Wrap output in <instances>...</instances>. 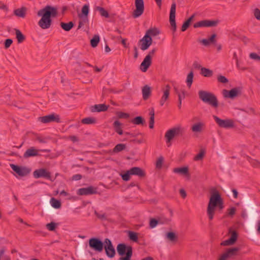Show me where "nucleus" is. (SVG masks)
I'll return each mask as SVG.
<instances>
[{"instance_id":"obj_1","label":"nucleus","mask_w":260,"mask_h":260,"mask_svg":"<svg viewBox=\"0 0 260 260\" xmlns=\"http://www.w3.org/2000/svg\"><path fill=\"white\" fill-rule=\"evenodd\" d=\"M57 9L55 7L47 5L43 9L40 10L37 15L42 18L38 22L39 26L43 29L49 28L52 24L51 17H55L57 15Z\"/></svg>"},{"instance_id":"obj_2","label":"nucleus","mask_w":260,"mask_h":260,"mask_svg":"<svg viewBox=\"0 0 260 260\" xmlns=\"http://www.w3.org/2000/svg\"><path fill=\"white\" fill-rule=\"evenodd\" d=\"M211 192V195L207 209V214L210 221L213 219L216 207H217V205L222 200L220 194L216 189H212Z\"/></svg>"},{"instance_id":"obj_3","label":"nucleus","mask_w":260,"mask_h":260,"mask_svg":"<svg viewBox=\"0 0 260 260\" xmlns=\"http://www.w3.org/2000/svg\"><path fill=\"white\" fill-rule=\"evenodd\" d=\"M185 133V128L181 124L175 125L166 132L165 135L166 142L167 143H170L175 137H181L183 136Z\"/></svg>"},{"instance_id":"obj_4","label":"nucleus","mask_w":260,"mask_h":260,"mask_svg":"<svg viewBox=\"0 0 260 260\" xmlns=\"http://www.w3.org/2000/svg\"><path fill=\"white\" fill-rule=\"evenodd\" d=\"M199 97L204 103L209 104L214 108H217L218 102L216 96L212 93L205 90H200Z\"/></svg>"},{"instance_id":"obj_5","label":"nucleus","mask_w":260,"mask_h":260,"mask_svg":"<svg viewBox=\"0 0 260 260\" xmlns=\"http://www.w3.org/2000/svg\"><path fill=\"white\" fill-rule=\"evenodd\" d=\"M118 254L121 256L118 260H131L133 255V247L124 243H119L117 246Z\"/></svg>"},{"instance_id":"obj_6","label":"nucleus","mask_w":260,"mask_h":260,"mask_svg":"<svg viewBox=\"0 0 260 260\" xmlns=\"http://www.w3.org/2000/svg\"><path fill=\"white\" fill-rule=\"evenodd\" d=\"M104 242L98 238H91L89 240V246L95 251L101 252L104 249Z\"/></svg>"},{"instance_id":"obj_7","label":"nucleus","mask_w":260,"mask_h":260,"mask_svg":"<svg viewBox=\"0 0 260 260\" xmlns=\"http://www.w3.org/2000/svg\"><path fill=\"white\" fill-rule=\"evenodd\" d=\"M213 117L216 123L220 127L230 128L234 126V121L232 119H226L223 120L215 115Z\"/></svg>"},{"instance_id":"obj_8","label":"nucleus","mask_w":260,"mask_h":260,"mask_svg":"<svg viewBox=\"0 0 260 260\" xmlns=\"http://www.w3.org/2000/svg\"><path fill=\"white\" fill-rule=\"evenodd\" d=\"M104 248L107 256L110 258H113L115 255V250L112 245L111 241L106 238L104 240Z\"/></svg>"},{"instance_id":"obj_9","label":"nucleus","mask_w":260,"mask_h":260,"mask_svg":"<svg viewBox=\"0 0 260 260\" xmlns=\"http://www.w3.org/2000/svg\"><path fill=\"white\" fill-rule=\"evenodd\" d=\"M136 9L133 12V17L135 18L141 16L144 11V2L143 0H135Z\"/></svg>"},{"instance_id":"obj_10","label":"nucleus","mask_w":260,"mask_h":260,"mask_svg":"<svg viewBox=\"0 0 260 260\" xmlns=\"http://www.w3.org/2000/svg\"><path fill=\"white\" fill-rule=\"evenodd\" d=\"M11 169L19 176L23 177L27 176L31 171V170L26 167H19L14 164H10Z\"/></svg>"},{"instance_id":"obj_11","label":"nucleus","mask_w":260,"mask_h":260,"mask_svg":"<svg viewBox=\"0 0 260 260\" xmlns=\"http://www.w3.org/2000/svg\"><path fill=\"white\" fill-rule=\"evenodd\" d=\"M39 120L43 123H47L52 122H55L57 123L60 122V117L58 115L54 113L51 114L46 116L40 117Z\"/></svg>"},{"instance_id":"obj_12","label":"nucleus","mask_w":260,"mask_h":260,"mask_svg":"<svg viewBox=\"0 0 260 260\" xmlns=\"http://www.w3.org/2000/svg\"><path fill=\"white\" fill-rule=\"evenodd\" d=\"M138 44L142 50H146L148 49L152 44V39L151 37L147 36V35H144V36L139 41Z\"/></svg>"},{"instance_id":"obj_13","label":"nucleus","mask_w":260,"mask_h":260,"mask_svg":"<svg viewBox=\"0 0 260 260\" xmlns=\"http://www.w3.org/2000/svg\"><path fill=\"white\" fill-rule=\"evenodd\" d=\"M218 23V20H204L199 21L193 24L194 28L202 27H214Z\"/></svg>"},{"instance_id":"obj_14","label":"nucleus","mask_w":260,"mask_h":260,"mask_svg":"<svg viewBox=\"0 0 260 260\" xmlns=\"http://www.w3.org/2000/svg\"><path fill=\"white\" fill-rule=\"evenodd\" d=\"M176 6L175 2L172 4L170 12V23L174 31H175L176 30V23L175 21Z\"/></svg>"},{"instance_id":"obj_15","label":"nucleus","mask_w":260,"mask_h":260,"mask_svg":"<svg viewBox=\"0 0 260 260\" xmlns=\"http://www.w3.org/2000/svg\"><path fill=\"white\" fill-rule=\"evenodd\" d=\"M97 193V188L92 186L81 188L77 190V194L80 196H87L96 194Z\"/></svg>"},{"instance_id":"obj_16","label":"nucleus","mask_w":260,"mask_h":260,"mask_svg":"<svg viewBox=\"0 0 260 260\" xmlns=\"http://www.w3.org/2000/svg\"><path fill=\"white\" fill-rule=\"evenodd\" d=\"M241 91L240 88H234L230 90H223V94L225 98L234 99L241 94Z\"/></svg>"},{"instance_id":"obj_17","label":"nucleus","mask_w":260,"mask_h":260,"mask_svg":"<svg viewBox=\"0 0 260 260\" xmlns=\"http://www.w3.org/2000/svg\"><path fill=\"white\" fill-rule=\"evenodd\" d=\"M34 177L35 178H45L51 180V174L45 169H40L35 170L33 172Z\"/></svg>"},{"instance_id":"obj_18","label":"nucleus","mask_w":260,"mask_h":260,"mask_svg":"<svg viewBox=\"0 0 260 260\" xmlns=\"http://www.w3.org/2000/svg\"><path fill=\"white\" fill-rule=\"evenodd\" d=\"M40 150L35 148L34 147H31L27 149L23 154V157L27 158L30 157L37 156L40 155L39 152ZM42 151L47 152V150H42Z\"/></svg>"},{"instance_id":"obj_19","label":"nucleus","mask_w":260,"mask_h":260,"mask_svg":"<svg viewBox=\"0 0 260 260\" xmlns=\"http://www.w3.org/2000/svg\"><path fill=\"white\" fill-rule=\"evenodd\" d=\"M238 234L236 231H233L231 237L225 241H222L220 245L221 246H229L233 245L237 241Z\"/></svg>"},{"instance_id":"obj_20","label":"nucleus","mask_w":260,"mask_h":260,"mask_svg":"<svg viewBox=\"0 0 260 260\" xmlns=\"http://www.w3.org/2000/svg\"><path fill=\"white\" fill-rule=\"evenodd\" d=\"M171 86L169 84H167L165 87L162 89L163 95L159 101V104L161 106H162L167 100L169 99Z\"/></svg>"},{"instance_id":"obj_21","label":"nucleus","mask_w":260,"mask_h":260,"mask_svg":"<svg viewBox=\"0 0 260 260\" xmlns=\"http://www.w3.org/2000/svg\"><path fill=\"white\" fill-rule=\"evenodd\" d=\"M152 63V59L149 56H146L143 61L140 64V69L143 72H145L147 71L149 67L151 66Z\"/></svg>"},{"instance_id":"obj_22","label":"nucleus","mask_w":260,"mask_h":260,"mask_svg":"<svg viewBox=\"0 0 260 260\" xmlns=\"http://www.w3.org/2000/svg\"><path fill=\"white\" fill-rule=\"evenodd\" d=\"M132 175H137L140 178L145 176V171L140 167H135L129 169Z\"/></svg>"},{"instance_id":"obj_23","label":"nucleus","mask_w":260,"mask_h":260,"mask_svg":"<svg viewBox=\"0 0 260 260\" xmlns=\"http://www.w3.org/2000/svg\"><path fill=\"white\" fill-rule=\"evenodd\" d=\"M108 108V106L105 104L95 105L91 106L90 108V111L92 112L106 111Z\"/></svg>"},{"instance_id":"obj_24","label":"nucleus","mask_w":260,"mask_h":260,"mask_svg":"<svg viewBox=\"0 0 260 260\" xmlns=\"http://www.w3.org/2000/svg\"><path fill=\"white\" fill-rule=\"evenodd\" d=\"M240 248L239 247H233L229 248L225 252L222 254V255L226 259H227L228 258L232 257L234 255H236L237 252L240 250Z\"/></svg>"},{"instance_id":"obj_25","label":"nucleus","mask_w":260,"mask_h":260,"mask_svg":"<svg viewBox=\"0 0 260 260\" xmlns=\"http://www.w3.org/2000/svg\"><path fill=\"white\" fill-rule=\"evenodd\" d=\"M79 18V24L78 26V29H80L84 25H86L89 23V20L88 17L83 16L82 14H78Z\"/></svg>"},{"instance_id":"obj_26","label":"nucleus","mask_w":260,"mask_h":260,"mask_svg":"<svg viewBox=\"0 0 260 260\" xmlns=\"http://www.w3.org/2000/svg\"><path fill=\"white\" fill-rule=\"evenodd\" d=\"M204 126L205 124L203 122H199L193 124L192 126L191 129L193 132L200 133L202 131Z\"/></svg>"},{"instance_id":"obj_27","label":"nucleus","mask_w":260,"mask_h":260,"mask_svg":"<svg viewBox=\"0 0 260 260\" xmlns=\"http://www.w3.org/2000/svg\"><path fill=\"white\" fill-rule=\"evenodd\" d=\"M26 8L25 7H21L14 11V14L17 17L24 18L26 15Z\"/></svg>"},{"instance_id":"obj_28","label":"nucleus","mask_w":260,"mask_h":260,"mask_svg":"<svg viewBox=\"0 0 260 260\" xmlns=\"http://www.w3.org/2000/svg\"><path fill=\"white\" fill-rule=\"evenodd\" d=\"M151 94L150 87L148 85H145L142 88L143 98L144 100H147Z\"/></svg>"},{"instance_id":"obj_29","label":"nucleus","mask_w":260,"mask_h":260,"mask_svg":"<svg viewBox=\"0 0 260 260\" xmlns=\"http://www.w3.org/2000/svg\"><path fill=\"white\" fill-rule=\"evenodd\" d=\"M126 148V145L124 144H118L116 145L114 148L110 151V152L111 154L116 153L119 152L123 150H124Z\"/></svg>"},{"instance_id":"obj_30","label":"nucleus","mask_w":260,"mask_h":260,"mask_svg":"<svg viewBox=\"0 0 260 260\" xmlns=\"http://www.w3.org/2000/svg\"><path fill=\"white\" fill-rule=\"evenodd\" d=\"M115 131L120 135L123 134V131L122 129L121 125L122 123H120L118 120H116L113 124Z\"/></svg>"},{"instance_id":"obj_31","label":"nucleus","mask_w":260,"mask_h":260,"mask_svg":"<svg viewBox=\"0 0 260 260\" xmlns=\"http://www.w3.org/2000/svg\"><path fill=\"white\" fill-rule=\"evenodd\" d=\"M160 34L159 30L156 28H151L148 29L145 35H147L149 37H155Z\"/></svg>"},{"instance_id":"obj_32","label":"nucleus","mask_w":260,"mask_h":260,"mask_svg":"<svg viewBox=\"0 0 260 260\" xmlns=\"http://www.w3.org/2000/svg\"><path fill=\"white\" fill-rule=\"evenodd\" d=\"M60 25L64 30L69 31L74 27V24L70 21L68 23L61 22Z\"/></svg>"},{"instance_id":"obj_33","label":"nucleus","mask_w":260,"mask_h":260,"mask_svg":"<svg viewBox=\"0 0 260 260\" xmlns=\"http://www.w3.org/2000/svg\"><path fill=\"white\" fill-rule=\"evenodd\" d=\"M194 17V14H193L187 20H186L183 24L181 27V31H185L189 26L191 22L193 20Z\"/></svg>"},{"instance_id":"obj_34","label":"nucleus","mask_w":260,"mask_h":260,"mask_svg":"<svg viewBox=\"0 0 260 260\" xmlns=\"http://www.w3.org/2000/svg\"><path fill=\"white\" fill-rule=\"evenodd\" d=\"M131 122L136 125H144L145 123L144 119L142 116H137L131 120Z\"/></svg>"},{"instance_id":"obj_35","label":"nucleus","mask_w":260,"mask_h":260,"mask_svg":"<svg viewBox=\"0 0 260 260\" xmlns=\"http://www.w3.org/2000/svg\"><path fill=\"white\" fill-rule=\"evenodd\" d=\"M16 37L18 41V43L23 42L25 39V36L22 34L21 31L18 29H15Z\"/></svg>"},{"instance_id":"obj_36","label":"nucleus","mask_w":260,"mask_h":260,"mask_svg":"<svg viewBox=\"0 0 260 260\" xmlns=\"http://www.w3.org/2000/svg\"><path fill=\"white\" fill-rule=\"evenodd\" d=\"M201 74L204 77H210L213 75V71L209 69L203 67L201 68Z\"/></svg>"},{"instance_id":"obj_37","label":"nucleus","mask_w":260,"mask_h":260,"mask_svg":"<svg viewBox=\"0 0 260 260\" xmlns=\"http://www.w3.org/2000/svg\"><path fill=\"white\" fill-rule=\"evenodd\" d=\"M173 172L175 173L186 175L188 173V169L186 167L182 168H176L174 169Z\"/></svg>"},{"instance_id":"obj_38","label":"nucleus","mask_w":260,"mask_h":260,"mask_svg":"<svg viewBox=\"0 0 260 260\" xmlns=\"http://www.w3.org/2000/svg\"><path fill=\"white\" fill-rule=\"evenodd\" d=\"M100 42V37L99 35H95L90 40V45L92 47H96Z\"/></svg>"},{"instance_id":"obj_39","label":"nucleus","mask_w":260,"mask_h":260,"mask_svg":"<svg viewBox=\"0 0 260 260\" xmlns=\"http://www.w3.org/2000/svg\"><path fill=\"white\" fill-rule=\"evenodd\" d=\"M166 238L171 242H176L178 239L177 236L172 232L167 233Z\"/></svg>"},{"instance_id":"obj_40","label":"nucleus","mask_w":260,"mask_h":260,"mask_svg":"<svg viewBox=\"0 0 260 260\" xmlns=\"http://www.w3.org/2000/svg\"><path fill=\"white\" fill-rule=\"evenodd\" d=\"M128 237L129 239L134 241L137 242L138 240V234L133 231H128Z\"/></svg>"},{"instance_id":"obj_41","label":"nucleus","mask_w":260,"mask_h":260,"mask_svg":"<svg viewBox=\"0 0 260 260\" xmlns=\"http://www.w3.org/2000/svg\"><path fill=\"white\" fill-rule=\"evenodd\" d=\"M96 10L98 11L100 15L105 18H108L109 17V13L104 8L101 7H96Z\"/></svg>"},{"instance_id":"obj_42","label":"nucleus","mask_w":260,"mask_h":260,"mask_svg":"<svg viewBox=\"0 0 260 260\" xmlns=\"http://www.w3.org/2000/svg\"><path fill=\"white\" fill-rule=\"evenodd\" d=\"M193 73L192 71H190V73L187 75L186 82L188 87H190L193 82Z\"/></svg>"},{"instance_id":"obj_43","label":"nucleus","mask_w":260,"mask_h":260,"mask_svg":"<svg viewBox=\"0 0 260 260\" xmlns=\"http://www.w3.org/2000/svg\"><path fill=\"white\" fill-rule=\"evenodd\" d=\"M81 122L85 124H93L96 122V119L93 117H87L82 119Z\"/></svg>"},{"instance_id":"obj_44","label":"nucleus","mask_w":260,"mask_h":260,"mask_svg":"<svg viewBox=\"0 0 260 260\" xmlns=\"http://www.w3.org/2000/svg\"><path fill=\"white\" fill-rule=\"evenodd\" d=\"M150 118H149V127L150 128H153L154 127V111L153 109H152L150 112Z\"/></svg>"},{"instance_id":"obj_45","label":"nucleus","mask_w":260,"mask_h":260,"mask_svg":"<svg viewBox=\"0 0 260 260\" xmlns=\"http://www.w3.org/2000/svg\"><path fill=\"white\" fill-rule=\"evenodd\" d=\"M51 204L52 206L55 209H58L61 207L60 201L53 198L51 199Z\"/></svg>"},{"instance_id":"obj_46","label":"nucleus","mask_w":260,"mask_h":260,"mask_svg":"<svg viewBox=\"0 0 260 260\" xmlns=\"http://www.w3.org/2000/svg\"><path fill=\"white\" fill-rule=\"evenodd\" d=\"M58 225V223H56L54 222H51L46 224L47 229L50 231H53L55 230L56 227Z\"/></svg>"},{"instance_id":"obj_47","label":"nucleus","mask_w":260,"mask_h":260,"mask_svg":"<svg viewBox=\"0 0 260 260\" xmlns=\"http://www.w3.org/2000/svg\"><path fill=\"white\" fill-rule=\"evenodd\" d=\"M116 114L117 117L119 119H121V118L127 119L129 117V114L126 113H124L122 112H120V111L117 112Z\"/></svg>"},{"instance_id":"obj_48","label":"nucleus","mask_w":260,"mask_h":260,"mask_svg":"<svg viewBox=\"0 0 260 260\" xmlns=\"http://www.w3.org/2000/svg\"><path fill=\"white\" fill-rule=\"evenodd\" d=\"M159 220V224H168L171 221V219L167 218L164 216H160L158 218Z\"/></svg>"},{"instance_id":"obj_49","label":"nucleus","mask_w":260,"mask_h":260,"mask_svg":"<svg viewBox=\"0 0 260 260\" xmlns=\"http://www.w3.org/2000/svg\"><path fill=\"white\" fill-rule=\"evenodd\" d=\"M158 224H159L158 219H156L155 218H151L149 222V226L150 228L153 229Z\"/></svg>"},{"instance_id":"obj_50","label":"nucleus","mask_w":260,"mask_h":260,"mask_svg":"<svg viewBox=\"0 0 260 260\" xmlns=\"http://www.w3.org/2000/svg\"><path fill=\"white\" fill-rule=\"evenodd\" d=\"M182 95L180 94V93H178V107L179 109L181 108V105H182V100L183 99L185 98V91L182 90Z\"/></svg>"},{"instance_id":"obj_51","label":"nucleus","mask_w":260,"mask_h":260,"mask_svg":"<svg viewBox=\"0 0 260 260\" xmlns=\"http://www.w3.org/2000/svg\"><path fill=\"white\" fill-rule=\"evenodd\" d=\"M82 13L81 14H82L83 16H86L88 17V15L89 13V6L87 5H85L83 6V7L82 8Z\"/></svg>"},{"instance_id":"obj_52","label":"nucleus","mask_w":260,"mask_h":260,"mask_svg":"<svg viewBox=\"0 0 260 260\" xmlns=\"http://www.w3.org/2000/svg\"><path fill=\"white\" fill-rule=\"evenodd\" d=\"M121 177L122 179L125 181H128L130 179V175H132L131 174V172L129 170L127 171L124 174H121Z\"/></svg>"},{"instance_id":"obj_53","label":"nucleus","mask_w":260,"mask_h":260,"mask_svg":"<svg viewBox=\"0 0 260 260\" xmlns=\"http://www.w3.org/2000/svg\"><path fill=\"white\" fill-rule=\"evenodd\" d=\"M164 161V158L162 156H160L157 159L156 162V168L160 169L162 168V163Z\"/></svg>"},{"instance_id":"obj_54","label":"nucleus","mask_w":260,"mask_h":260,"mask_svg":"<svg viewBox=\"0 0 260 260\" xmlns=\"http://www.w3.org/2000/svg\"><path fill=\"white\" fill-rule=\"evenodd\" d=\"M217 80L219 82L222 83H226L228 82V79L224 76L219 75L217 77Z\"/></svg>"},{"instance_id":"obj_55","label":"nucleus","mask_w":260,"mask_h":260,"mask_svg":"<svg viewBox=\"0 0 260 260\" xmlns=\"http://www.w3.org/2000/svg\"><path fill=\"white\" fill-rule=\"evenodd\" d=\"M253 15L254 17L258 20H260V10L255 8L253 10Z\"/></svg>"},{"instance_id":"obj_56","label":"nucleus","mask_w":260,"mask_h":260,"mask_svg":"<svg viewBox=\"0 0 260 260\" xmlns=\"http://www.w3.org/2000/svg\"><path fill=\"white\" fill-rule=\"evenodd\" d=\"M205 152L204 151L202 150L200 152L199 154H198L194 158V160H199L202 159L204 156Z\"/></svg>"},{"instance_id":"obj_57","label":"nucleus","mask_w":260,"mask_h":260,"mask_svg":"<svg viewBox=\"0 0 260 260\" xmlns=\"http://www.w3.org/2000/svg\"><path fill=\"white\" fill-rule=\"evenodd\" d=\"M13 43V40L11 39H7L5 41V48L8 49L10 47Z\"/></svg>"},{"instance_id":"obj_58","label":"nucleus","mask_w":260,"mask_h":260,"mask_svg":"<svg viewBox=\"0 0 260 260\" xmlns=\"http://www.w3.org/2000/svg\"><path fill=\"white\" fill-rule=\"evenodd\" d=\"M251 59L257 60L260 61V56L255 53H251L249 55Z\"/></svg>"},{"instance_id":"obj_59","label":"nucleus","mask_w":260,"mask_h":260,"mask_svg":"<svg viewBox=\"0 0 260 260\" xmlns=\"http://www.w3.org/2000/svg\"><path fill=\"white\" fill-rule=\"evenodd\" d=\"M216 37V35L215 34H213L208 40L210 43L215 44L216 42L215 38Z\"/></svg>"},{"instance_id":"obj_60","label":"nucleus","mask_w":260,"mask_h":260,"mask_svg":"<svg viewBox=\"0 0 260 260\" xmlns=\"http://www.w3.org/2000/svg\"><path fill=\"white\" fill-rule=\"evenodd\" d=\"M236 212V208L234 207H232L228 209V215L229 216H233Z\"/></svg>"},{"instance_id":"obj_61","label":"nucleus","mask_w":260,"mask_h":260,"mask_svg":"<svg viewBox=\"0 0 260 260\" xmlns=\"http://www.w3.org/2000/svg\"><path fill=\"white\" fill-rule=\"evenodd\" d=\"M157 50L156 48H153L151 51H150L148 54L146 56H149L151 59H152V57L154 55L155 53Z\"/></svg>"},{"instance_id":"obj_62","label":"nucleus","mask_w":260,"mask_h":260,"mask_svg":"<svg viewBox=\"0 0 260 260\" xmlns=\"http://www.w3.org/2000/svg\"><path fill=\"white\" fill-rule=\"evenodd\" d=\"M200 42L205 46H207L210 44L208 40L205 39L201 40Z\"/></svg>"},{"instance_id":"obj_63","label":"nucleus","mask_w":260,"mask_h":260,"mask_svg":"<svg viewBox=\"0 0 260 260\" xmlns=\"http://www.w3.org/2000/svg\"><path fill=\"white\" fill-rule=\"evenodd\" d=\"M179 192L180 194V196L183 198H185L186 197V193L185 190L184 189H180L179 190Z\"/></svg>"},{"instance_id":"obj_64","label":"nucleus","mask_w":260,"mask_h":260,"mask_svg":"<svg viewBox=\"0 0 260 260\" xmlns=\"http://www.w3.org/2000/svg\"><path fill=\"white\" fill-rule=\"evenodd\" d=\"M82 178V175L80 174H76L72 177V179L74 180H79Z\"/></svg>"}]
</instances>
